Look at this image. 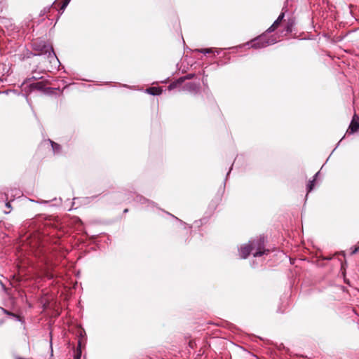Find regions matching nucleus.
Segmentation results:
<instances>
[{
	"label": "nucleus",
	"mask_w": 359,
	"mask_h": 359,
	"mask_svg": "<svg viewBox=\"0 0 359 359\" xmlns=\"http://www.w3.org/2000/svg\"><path fill=\"white\" fill-rule=\"evenodd\" d=\"M284 17L285 13L282 11L278 18L264 33L248 42L246 45L250 46L252 48L259 49L275 44L277 42L276 37L274 35L269 36V34L275 31L283 20Z\"/></svg>",
	"instance_id": "f257e3e1"
},
{
	"label": "nucleus",
	"mask_w": 359,
	"mask_h": 359,
	"mask_svg": "<svg viewBox=\"0 0 359 359\" xmlns=\"http://www.w3.org/2000/svg\"><path fill=\"white\" fill-rule=\"evenodd\" d=\"M239 255L242 259H246L250 253L255 257H261L268 254L269 250L265 248L264 237H259L249 241L247 244L242 245L239 249Z\"/></svg>",
	"instance_id": "f03ea898"
},
{
	"label": "nucleus",
	"mask_w": 359,
	"mask_h": 359,
	"mask_svg": "<svg viewBox=\"0 0 359 359\" xmlns=\"http://www.w3.org/2000/svg\"><path fill=\"white\" fill-rule=\"evenodd\" d=\"M32 48L36 52L34 53V55H43L55 67L60 65V62L54 52L53 46L46 41L41 39H34L32 42Z\"/></svg>",
	"instance_id": "7ed1b4c3"
},
{
	"label": "nucleus",
	"mask_w": 359,
	"mask_h": 359,
	"mask_svg": "<svg viewBox=\"0 0 359 359\" xmlns=\"http://www.w3.org/2000/svg\"><path fill=\"white\" fill-rule=\"evenodd\" d=\"M132 200H134L137 203H139L142 205H144L145 208L148 210H154L156 207L154 202L149 201V199L144 198L142 196L136 194L135 193L130 192L129 194L127 195L126 201L130 202Z\"/></svg>",
	"instance_id": "20e7f679"
},
{
	"label": "nucleus",
	"mask_w": 359,
	"mask_h": 359,
	"mask_svg": "<svg viewBox=\"0 0 359 359\" xmlns=\"http://www.w3.org/2000/svg\"><path fill=\"white\" fill-rule=\"evenodd\" d=\"M200 83L196 82H188L182 87V90L187 91L191 94L196 95L200 92Z\"/></svg>",
	"instance_id": "39448f33"
},
{
	"label": "nucleus",
	"mask_w": 359,
	"mask_h": 359,
	"mask_svg": "<svg viewBox=\"0 0 359 359\" xmlns=\"http://www.w3.org/2000/svg\"><path fill=\"white\" fill-rule=\"evenodd\" d=\"M48 83L47 80H42L41 81L30 83L29 85L30 91L37 90L39 91L48 92L50 88H46V84Z\"/></svg>",
	"instance_id": "423d86ee"
},
{
	"label": "nucleus",
	"mask_w": 359,
	"mask_h": 359,
	"mask_svg": "<svg viewBox=\"0 0 359 359\" xmlns=\"http://www.w3.org/2000/svg\"><path fill=\"white\" fill-rule=\"evenodd\" d=\"M359 130V116L357 114H354L352 120L350 123L348 131L353 134Z\"/></svg>",
	"instance_id": "0eeeda50"
},
{
	"label": "nucleus",
	"mask_w": 359,
	"mask_h": 359,
	"mask_svg": "<svg viewBox=\"0 0 359 359\" xmlns=\"http://www.w3.org/2000/svg\"><path fill=\"white\" fill-rule=\"evenodd\" d=\"M145 93L151 95H159L162 93V89L159 87H149L145 90Z\"/></svg>",
	"instance_id": "6e6552de"
},
{
	"label": "nucleus",
	"mask_w": 359,
	"mask_h": 359,
	"mask_svg": "<svg viewBox=\"0 0 359 359\" xmlns=\"http://www.w3.org/2000/svg\"><path fill=\"white\" fill-rule=\"evenodd\" d=\"M48 141H49L50 144H51L53 154H60L61 150H62L61 146L59 144H57L50 140H48Z\"/></svg>",
	"instance_id": "1a4fd4ad"
},
{
	"label": "nucleus",
	"mask_w": 359,
	"mask_h": 359,
	"mask_svg": "<svg viewBox=\"0 0 359 359\" xmlns=\"http://www.w3.org/2000/svg\"><path fill=\"white\" fill-rule=\"evenodd\" d=\"M196 51L203 53V54H208L210 53H215L217 54H219L222 51V49L220 48H216L214 51L212 48H202V49H196Z\"/></svg>",
	"instance_id": "9d476101"
},
{
	"label": "nucleus",
	"mask_w": 359,
	"mask_h": 359,
	"mask_svg": "<svg viewBox=\"0 0 359 359\" xmlns=\"http://www.w3.org/2000/svg\"><path fill=\"white\" fill-rule=\"evenodd\" d=\"M182 80H180V78L177 79V80L172 81L168 87L169 90H172L178 86H181L182 84Z\"/></svg>",
	"instance_id": "9b49d317"
},
{
	"label": "nucleus",
	"mask_w": 359,
	"mask_h": 359,
	"mask_svg": "<svg viewBox=\"0 0 359 359\" xmlns=\"http://www.w3.org/2000/svg\"><path fill=\"white\" fill-rule=\"evenodd\" d=\"M294 25V21L292 19H289L287 22L286 26L285 27V30L287 33H290L292 32V27Z\"/></svg>",
	"instance_id": "f8f14e48"
},
{
	"label": "nucleus",
	"mask_w": 359,
	"mask_h": 359,
	"mask_svg": "<svg viewBox=\"0 0 359 359\" xmlns=\"http://www.w3.org/2000/svg\"><path fill=\"white\" fill-rule=\"evenodd\" d=\"M81 341H79L78 343V346L75 351L74 358V359H81Z\"/></svg>",
	"instance_id": "ddd939ff"
},
{
	"label": "nucleus",
	"mask_w": 359,
	"mask_h": 359,
	"mask_svg": "<svg viewBox=\"0 0 359 359\" xmlns=\"http://www.w3.org/2000/svg\"><path fill=\"white\" fill-rule=\"evenodd\" d=\"M315 179H313L312 180H309L307 185H306V190H307V192L309 193L311 192L314 186H315Z\"/></svg>",
	"instance_id": "4468645a"
},
{
	"label": "nucleus",
	"mask_w": 359,
	"mask_h": 359,
	"mask_svg": "<svg viewBox=\"0 0 359 359\" xmlns=\"http://www.w3.org/2000/svg\"><path fill=\"white\" fill-rule=\"evenodd\" d=\"M196 74L193 73L187 74L184 76H181L180 80H182V83H184L186 80H190L195 77Z\"/></svg>",
	"instance_id": "2eb2a0df"
},
{
	"label": "nucleus",
	"mask_w": 359,
	"mask_h": 359,
	"mask_svg": "<svg viewBox=\"0 0 359 359\" xmlns=\"http://www.w3.org/2000/svg\"><path fill=\"white\" fill-rule=\"evenodd\" d=\"M71 0H64L61 7H60V9L61 10H65L66 8V7L68 6V4H69Z\"/></svg>",
	"instance_id": "dca6fc26"
},
{
	"label": "nucleus",
	"mask_w": 359,
	"mask_h": 359,
	"mask_svg": "<svg viewBox=\"0 0 359 359\" xmlns=\"http://www.w3.org/2000/svg\"><path fill=\"white\" fill-rule=\"evenodd\" d=\"M29 79V80H31V79H33V80L42 79V80H43V76H39H39H38V75H36V76H32L30 79Z\"/></svg>",
	"instance_id": "f3484780"
},
{
	"label": "nucleus",
	"mask_w": 359,
	"mask_h": 359,
	"mask_svg": "<svg viewBox=\"0 0 359 359\" xmlns=\"http://www.w3.org/2000/svg\"><path fill=\"white\" fill-rule=\"evenodd\" d=\"M196 345V343L195 341H192V340H190L189 342V346L191 348H194V346Z\"/></svg>",
	"instance_id": "a211bd4d"
},
{
	"label": "nucleus",
	"mask_w": 359,
	"mask_h": 359,
	"mask_svg": "<svg viewBox=\"0 0 359 359\" xmlns=\"http://www.w3.org/2000/svg\"><path fill=\"white\" fill-rule=\"evenodd\" d=\"M359 251V245L358 247H355L351 252V255H354L357 253Z\"/></svg>",
	"instance_id": "6ab92c4d"
},
{
	"label": "nucleus",
	"mask_w": 359,
	"mask_h": 359,
	"mask_svg": "<svg viewBox=\"0 0 359 359\" xmlns=\"http://www.w3.org/2000/svg\"><path fill=\"white\" fill-rule=\"evenodd\" d=\"M4 312L5 313L8 314V315H11V316H15V317H16L17 318H18V316H16V315H15V314H13V313H11V312H9V311H8L5 310V309H4Z\"/></svg>",
	"instance_id": "aec40b11"
},
{
	"label": "nucleus",
	"mask_w": 359,
	"mask_h": 359,
	"mask_svg": "<svg viewBox=\"0 0 359 359\" xmlns=\"http://www.w3.org/2000/svg\"><path fill=\"white\" fill-rule=\"evenodd\" d=\"M231 169H232V167H231V168L229 169V172H227V174H226V178H225V180H224V186H225V184H226V180H227V177L229 176V173H230V172H231Z\"/></svg>",
	"instance_id": "412c9836"
},
{
	"label": "nucleus",
	"mask_w": 359,
	"mask_h": 359,
	"mask_svg": "<svg viewBox=\"0 0 359 359\" xmlns=\"http://www.w3.org/2000/svg\"><path fill=\"white\" fill-rule=\"evenodd\" d=\"M47 277L49 278V279H52L53 278L54 276L53 274H49V273H47Z\"/></svg>",
	"instance_id": "4be33fe9"
},
{
	"label": "nucleus",
	"mask_w": 359,
	"mask_h": 359,
	"mask_svg": "<svg viewBox=\"0 0 359 359\" xmlns=\"http://www.w3.org/2000/svg\"><path fill=\"white\" fill-rule=\"evenodd\" d=\"M6 208H9V209L11 208L10 202H7V203H6Z\"/></svg>",
	"instance_id": "5701e85b"
},
{
	"label": "nucleus",
	"mask_w": 359,
	"mask_h": 359,
	"mask_svg": "<svg viewBox=\"0 0 359 359\" xmlns=\"http://www.w3.org/2000/svg\"><path fill=\"white\" fill-rule=\"evenodd\" d=\"M169 215H170L171 217H175V218L177 221H179L180 222L183 223V222H182V220L179 219L177 217H175V216H173V215H171V214H169Z\"/></svg>",
	"instance_id": "b1692460"
},
{
	"label": "nucleus",
	"mask_w": 359,
	"mask_h": 359,
	"mask_svg": "<svg viewBox=\"0 0 359 359\" xmlns=\"http://www.w3.org/2000/svg\"><path fill=\"white\" fill-rule=\"evenodd\" d=\"M319 175V172H316L315 175L313 176V179H315V181L316 180V178L318 177V175Z\"/></svg>",
	"instance_id": "393cba45"
},
{
	"label": "nucleus",
	"mask_w": 359,
	"mask_h": 359,
	"mask_svg": "<svg viewBox=\"0 0 359 359\" xmlns=\"http://www.w3.org/2000/svg\"><path fill=\"white\" fill-rule=\"evenodd\" d=\"M0 283H1V286H2V287H3V289H4V290H5V289H6L5 285L1 283V280H0Z\"/></svg>",
	"instance_id": "a878e982"
},
{
	"label": "nucleus",
	"mask_w": 359,
	"mask_h": 359,
	"mask_svg": "<svg viewBox=\"0 0 359 359\" xmlns=\"http://www.w3.org/2000/svg\"><path fill=\"white\" fill-rule=\"evenodd\" d=\"M128 209H125V210H123V212H124V213H126V212H128Z\"/></svg>",
	"instance_id": "bb28decb"
},
{
	"label": "nucleus",
	"mask_w": 359,
	"mask_h": 359,
	"mask_svg": "<svg viewBox=\"0 0 359 359\" xmlns=\"http://www.w3.org/2000/svg\"><path fill=\"white\" fill-rule=\"evenodd\" d=\"M342 140H344V137H341V139H340V141L338 142V144L340 143L341 141H342Z\"/></svg>",
	"instance_id": "cd10ccee"
},
{
	"label": "nucleus",
	"mask_w": 359,
	"mask_h": 359,
	"mask_svg": "<svg viewBox=\"0 0 359 359\" xmlns=\"http://www.w3.org/2000/svg\"><path fill=\"white\" fill-rule=\"evenodd\" d=\"M342 140H344V137H341V139H340V141L338 142V144L340 143L341 141H342Z\"/></svg>",
	"instance_id": "c85d7f7f"
},
{
	"label": "nucleus",
	"mask_w": 359,
	"mask_h": 359,
	"mask_svg": "<svg viewBox=\"0 0 359 359\" xmlns=\"http://www.w3.org/2000/svg\"><path fill=\"white\" fill-rule=\"evenodd\" d=\"M4 197H5V198H6V200L8 199V196H7V195H6V194H5V195H4Z\"/></svg>",
	"instance_id": "c756f323"
},
{
	"label": "nucleus",
	"mask_w": 359,
	"mask_h": 359,
	"mask_svg": "<svg viewBox=\"0 0 359 359\" xmlns=\"http://www.w3.org/2000/svg\"><path fill=\"white\" fill-rule=\"evenodd\" d=\"M9 212H10V210L9 211H5V213L8 214Z\"/></svg>",
	"instance_id": "7c9ffc66"
}]
</instances>
